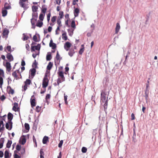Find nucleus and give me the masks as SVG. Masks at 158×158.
Masks as SVG:
<instances>
[{
    "label": "nucleus",
    "mask_w": 158,
    "mask_h": 158,
    "mask_svg": "<svg viewBox=\"0 0 158 158\" xmlns=\"http://www.w3.org/2000/svg\"><path fill=\"white\" fill-rule=\"evenodd\" d=\"M149 94V91L148 89H146V90L145 91V99L146 101L148 100V97Z\"/></svg>",
    "instance_id": "obj_29"
},
{
    "label": "nucleus",
    "mask_w": 158,
    "mask_h": 158,
    "mask_svg": "<svg viewBox=\"0 0 158 158\" xmlns=\"http://www.w3.org/2000/svg\"><path fill=\"white\" fill-rule=\"evenodd\" d=\"M30 100L31 107H33L34 106H35L36 105L35 98V96L34 95L31 96Z\"/></svg>",
    "instance_id": "obj_5"
},
{
    "label": "nucleus",
    "mask_w": 158,
    "mask_h": 158,
    "mask_svg": "<svg viewBox=\"0 0 158 158\" xmlns=\"http://www.w3.org/2000/svg\"><path fill=\"white\" fill-rule=\"evenodd\" d=\"M40 48V44H38L36 46H31V52L34 51L35 50H39Z\"/></svg>",
    "instance_id": "obj_9"
},
{
    "label": "nucleus",
    "mask_w": 158,
    "mask_h": 158,
    "mask_svg": "<svg viewBox=\"0 0 158 158\" xmlns=\"http://www.w3.org/2000/svg\"><path fill=\"white\" fill-rule=\"evenodd\" d=\"M24 83L27 85H30L31 83V81L29 79H27L25 81Z\"/></svg>",
    "instance_id": "obj_35"
},
{
    "label": "nucleus",
    "mask_w": 158,
    "mask_h": 158,
    "mask_svg": "<svg viewBox=\"0 0 158 158\" xmlns=\"http://www.w3.org/2000/svg\"><path fill=\"white\" fill-rule=\"evenodd\" d=\"M36 20V19L34 18H32L31 19V23L32 26V27L34 28L35 27V24Z\"/></svg>",
    "instance_id": "obj_16"
},
{
    "label": "nucleus",
    "mask_w": 158,
    "mask_h": 158,
    "mask_svg": "<svg viewBox=\"0 0 158 158\" xmlns=\"http://www.w3.org/2000/svg\"><path fill=\"white\" fill-rule=\"evenodd\" d=\"M4 138H1L0 139V148H2L3 145V143L4 142Z\"/></svg>",
    "instance_id": "obj_23"
},
{
    "label": "nucleus",
    "mask_w": 158,
    "mask_h": 158,
    "mask_svg": "<svg viewBox=\"0 0 158 158\" xmlns=\"http://www.w3.org/2000/svg\"><path fill=\"white\" fill-rule=\"evenodd\" d=\"M67 95L64 96V100L65 102V103L66 104H68V102L67 101Z\"/></svg>",
    "instance_id": "obj_61"
},
{
    "label": "nucleus",
    "mask_w": 158,
    "mask_h": 158,
    "mask_svg": "<svg viewBox=\"0 0 158 158\" xmlns=\"http://www.w3.org/2000/svg\"><path fill=\"white\" fill-rule=\"evenodd\" d=\"M131 120H133L135 119V115L133 113H132L131 114Z\"/></svg>",
    "instance_id": "obj_62"
},
{
    "label": "nucleus",
    "mask_w": 158,
    "mask_h": 158,
    "mask_svg": "<svg viewBox=\"0 0 158 158\" xmlns=\"http://www.w3.org/2000/svg\"><path fill=\"white\" fill-rule=\"evenodd\" d=\"M12 127V123L11 121H9L8 123L6 124V129L9 130H11Z\"/></svg>",
    "instance_id": "obj_6"
},
{
    "label": "nucleus",
    "mask_w": 158,
    "mask_h": 158,
    "mask_svg": "<svg viewBox=\"0 0 158 158\" xmlns=\"http://www.w3.org/2000/svg\"><path fill=\"white\" fill-rule=\"evenodd\" d=\"M36 72V69L35 68H33L30 70V73L32 77L35 76Z\"/></svg>",
    "instance_id": "obj_13"
},
{
    "label": "nucleus",
    "mask_w": 158,
    "mask_h": 158,
    "mask_svg": "<svg viewBox=\"0 0 158 158\" xmlns=\"http://www.w3.org/2000/svg\"><path fill=\"white\" fill-rule=\"evenodd\" d=\"M51 97V95L50 94H47L46 95L45 97V99L46 101L48 100V99H49Z\"/></svg>",
    "instance_id": "obj_55"
},
{
    "label": "nucleus",
    "mask_w": 158,
    "mask_h": 158,
    "mask_svg": "<svg viewBox=\"0 0 158 158\" xmlns=\"http://www.w3.org/2000/svg\"><path fill=\"white\" fill-rule=\"evenodd\" d=\"M81 48H80V50L79 51V53L80 54H82L83 52H84L85 49V47L84 44H82L81 45Z\"/></svg>",
    "instance_id": "obj_21"
},
{
    "label": "nucleus",
    "mask_w": 158,
    "mask_h": 158,
    "mask_svg": "<svg viewBox=\"0 0 158 158\" xmlns=\"http://www.w3.org/2000/svg\"><path fill=\"white\" fill-rule=\"evenodd\" d=\"M52 58L51 54L50 53H48L46 56V59L47 61L50 60Z\"/></svg>",
    "instance_id": "obj_28"
},
{
    "label": "nucleus",
    "mask_w": 158,
    "mask_h": 158,
    "mask_svg": "<svg viewBox=\"0 0 158 158\" xmlns=\"http://www.w3.org/2000/svg\"><path fill=\"white\" fill-rule=\"evenodd\" d=\"M12 141L11 140H8L7 143L6 144V147L8 148H9L11 146L12 144Z\"/></svg>",
    "instance_id": "obj_33"
},
{
    "label": "nucleus",
    "mask_w": 158,
    "mask_h": 158,
    "mask_svg": "<svg viewBox=\"0 0 158 158\" xmlns=\"http://www.w3.org/2000/svg\"><path fill=\"white\" fill-rule=\"evenodd\" d=\"M26 142V140L25 138H23L22 139V144H24Z\"/></svg>",
    "instance_id": "obj_58"
},
{
    "label": "nucleus",
    "mask_w": 158,
    "mask_h": 158,
    "mask_svg": "<svg viewBox=\"0 0 158 158\" xmlns=\"http://www.w3.org/2000/svg\"><path fill=\"white\" fill-rule=\"evenodd\" d=\"M43 25V23L42 21L38 20L36 24V26L37 27H40Z\"/></svg>",
    "instance_id": "obj_25"
},
{
    "label": "nucleus",
    "mask_w": 158,
    "mask_h": 158,
    "mask_svg": "<svg viewBox=\"0 0 158 158\" xmlns=\"http://www.w3.org/2000/svg\"><path fill=\"white\" fill-rule=\"evenodd\" d=\"M47 10V8L46 7H44L42 8V12L44 14H45L46 11Z\"/></svg>",
    "instance_id": "obj_57"
},
{
    "label": "nucleus",
    "mask_w": 158,
    "mask_h": 158,
    "mask_svg": "<svg viewBox=\"0 0 158 158\" xmlns=\"http://www.w3.org/2000/svg\"><path fill=\"white\" fill-rule=\"evenodd\" d=\"M21 146L20 145H17L16 149L17 150V151H19L21 150Z\"/></svg>",
    "instance_id": "obj_53"
},
{
    "label": "nucleus",
    "mask_w": 158,
    "mask_h": 158,
    "mask_svg": "<svg viewBox=\"0 0 158 158\" xmlns=\"http://www.w3.org/2000/svg\"><path fill=\"white\" fill-rule=\"evenodd\" d=\"M32 18H34L35 19H36L38 17V14L36 12H33L32 13Z\"/></svg>",
    "instance_id": "obj_41"
},
{
    "label": "nucleus",
    "mask_w": 158,
    "mask_h": 158,
    "mask_svg": "<svg viewBox=\"0 0 158 158\" xmlns=\"http://www.w3.org/2000/svg\"><path fill=\"white\" fill-rule=\"evenodd\" d=\"M56 22H57V23L58 24L57 26L61 27L62 26V25L61 24V21L60 20V19H58L57 20Z\"/></svg>",
    "instance_id": "obj_34"
},
{
    "label": "nucleus",
    "mask_w": 158,
    "mask_h": 158,
    "mask_svg": "<svg viewBox=\"0 0 158 158\" xmlns=\"http://www.w3.org/2000/svg\"><path fill=\"white\" fill-rule=\"evenodd\" d=\"M72 45V44L71 43L69 42H67L64 44V48L66 51H68Z\"/></svg>",
    "instance_id": "obj_4"
},
{
    "label": "nucleus",
    "mask_w": 158,
    "mask_h": 158,
    "mask_svg": "<svg viewBox=\"0 0 158 158\" xmlns=\"http://www.w3.org/2000/svg\"><path fill=\"white\" fill-rule=\"evenodd\" d=\"M18 104L17 103H15L14 106L13 107V110L16 111L18 110Z\"/></svg>",
    "instance_id": "obj_31"
},
{
    "label": "nucleus",
    "mask_w": 158,
    "mask_h": 158,
    "mask_svg": "<svg viewBox=\"0 0 158 158\" xmlns=\"http://www.w3.org/2000/svg\"><path fill=\"white\" fill-rule=\"evenodd\" d=\"M23 40H28L31 38V35L30 34L24 33L23 34Z\"/></svg>",
    "instance_id": "obj_12"
},
{
    "label": "nucleus",
    "mask_w": 158,
    "mask_h": 158,
    "mask_svg": "<svg viewBox=\"0 0 158 158\" xmlns=\"http://www.w3.org/2000/svg\"><path fill=\"white\" fill-rule=\"evenodd\" d=\"M52 66H53L52 63V62H50L48 63V64L47 67V70L46 71H48L50 72V70L51 69Z\"/></svg>",
    "instance_id": "obj_15"
},
{
    "label": "nucleus",
    "mask_w": 158,
    "mask_h": 158,
    "mask_svg": "<svg viewBox=\"0 0 158 158\" xmlns=\"http://www.w3.org/2000/svg\"><path fill=\"white\" fill-rule=\"evenodd\" d=\"M87 151V149L85 147H83L81 149V151L83 153H86Z\"/></svg>",
    "instance_id": "obj_49"
},
{
    "label": "nucleus",
    "mask_w": 158,
    "mask_h": 158,
    "mask_svg": "<svg viewBox=\"0 0 158 158\" xmlns=\"http://www.w3.org/2000/svg\"><path fill=\"white\" fill-rule=\"evenodd\" d=\"M18 152L15 150L14 152V158H21V156L17 154Z\"/></svg>",
    "instance_id": "obj_27"
},
{
    "label": "nucleus",
    "mask_w": 158,
    "mask_h": 158,
    "mask_svg": "<svg viewBox=\"0 0 158 158\" xmlns=\"http://www.w3.org/2000/svg\"><path fill=\"white\" fill-rule=\"evenodd\" d=\"M25 127L26 130H29L30 129L29 125L28 123H25L24 125Z\"/></svg>",
    "instance_id": "obj_43"
},
{
    "label": "nucleus",
    "mask_w": 158,
    "mask_h": 158,
    "mask_svg": "<svg viewBox=\"0 0 158 158\" xmlns=\"http://www.w3.org/2000/svg\"><path fill=\"white\" fill-rule=\"evenodd\" d=\"M120 27L118 23H116V26L115 27V33H118L120 29Z\"/></svg>",
    "instance_id": "obj_19"
},
{
    "label": "nucleus",
    "mask_w": 158,
    "mask_h": 158,
    "mask_svg": "<svg viewBox=\"0 0 158 158\" xmlns=\"http://www.w3.org/2000/svg\"><path fill=\"white\" fill-rule=\"evenodd\" d=\"M13 114L10 113H8L7 115L8 119L9 121H11V120L13 118Z\"/></svg>",
    "instance_id": "obj_24"
},
{
    "label": "nucleus",
    "mask_w": 158,
    "mask_h": 158,
    "mask_svg": "<svg viewBox=\"0 0 158 158\" xmlns=\"http://www.w3.org/2000/svg\"><path fill=\"white\" fill-rule=\"evenodd\" d=\"M51 16V13L49 12L47 15V19L48 22H49L50 20V17Z\"/></svg>",
    "instance_id": "obj_48"
},
{
    "label": "nucleus",
    "mask_w": 158,
    "mask_h": 158,
    "mask_svg": "<svg viewBox=\"0 0 158 158\" xmlns=\"http://www.w3.org/2000/svg\"><path fill=\"white\" fill-rule=\"evenodd\" d=\"M106 95L104 92H102L101 93V102H106L108 101V98H106Z\"/></svg>",
    "instance_id": "obj_3"
},
{
    "label": "nucleus",
    "mask_w": 158,
    "mask_h": 158,
    "mask_svg": "<svg viewBox=\"0 0 158 158\" xmlns=\"http://www.w3.org/2000/svg\"><path fill=\"white\" fill-rule=\"evenodd\" d=\"M58 78L57 80V85H59V84L65 80V78L64 76V72L62 71H59L57 73Z\"/></svg>",
    "instance_id": "obj_2"
},
{
    "label": "nucleus",
    "mask_w": 158,
    "mask_h": 158,
    "mask_svg": "<svg viewBox=\"0 0 158 158\" xmlns=\"http://www.w3.org/2000/svg\"><path fill=\"white\" fill-rule=\"evenodd\" d=\"M74 53V50L73 49L71 48L69 50L68 52V54L71 57L73 56Z\"/></svg>",
    "instance_id": "obj_20"
},
{
    "label": "nucleus",
    "mask_w": 158,
    "mask_h": 158,
    "mask_svg": "<svg viewBox=\"0 0 158 158\" xmlns=\"http://www.w3.org/2000/svg\"><path fill=\"white\" fill-rule=\"evenodd\" d=\"M56 58L57 60H59L60 59V55L59 54V52L58 51L57 52Z\"/></svg>",
    "instance_id": "obj_47"
},
{
    "label": "nucleus",
    "mask_w": 158,
    "mask_h": 158,
    "mask_svg": "<svg viewBox=\"0 0 158 158\" xmlns=\"http://www.w3.org/2000/svg\"><path fill=\"white\" fill-rule=\"evenodd\" d=\"M49 46L51 47L52 49H55L56 48V44L53 42L52 40H50L49 43Z\"/></svg>",
    "instance_id": "obj_14"
},
{
    "label": "nucleus",
    "mask_w": 158,
    "mask_h": 158,
    "mask_svg": "<svg viewBox=\"0 0 158 158\" xmlns=\"http://www.w3.org/2000/svg\"><path fill=\"white\" fill-rule=\"evenodd\" d=\"M108 101H107L104 105V110L106 113H107L108 112L107 107H108Z\"/></svg>",
    "instance_id": "obj_22"
},
{
    "label": "nucleus",
    "mask_w": 158,
    "mask_h": 158,
    "mask_svg": "<svg viewBox=\"0 0 158 158\" xmlns=\"http://www.w3.org/2000/svg\"><path fill=\"white\" fill-rule=\"evenodd\" d=\"M45 14L41 13L39 16V19L41 21H43L44 19Z\"/></svg>",
    "instance_id": "obj_36"
},
{
    "label": "nucleus",
    "mask_w": 158,
    "mask_h": 158,
    "mask_svg": "<svg viewBox=\"0 0 158 158\" xmlns=\"http://www.w3.org/2000/svg\"><path fill=\"white\" fill-rule=\"evenodd\" d=\"M71 26V27L73 28V29L75 28L76 26L75 24V22L74 20H73L72 21Z\"/></svg>",
    "instance_id": "obj_46"
},
{
    "label": "nucleus",
    "mask_w": 158,
    "mask_h": 158,
    "mask_svg": "<svg viewBox=\"0 0 158 158\" xmlns=\"http://www.w3.org/2000/svg\"><path fill=\"white\" fill-rule=\"evenodd\" d=\"M49 71H46L42 82V87L44 88H46L48 85L49 80L48 79V76H49Z\"/></svg>",
    "instance_id": "obj_1"
},
{
    "label": "nucleus",
    "mask_w": 158,
    "mask_h": 158,
    "mask_svg": "<svg viewBox=\"0 0 158 158\" xmlns=\"http://www.w3.org/2000/svg\"><path fill=\"white\" fill-rule=\"evenodd\" d=\"M4 157L5 158H9V153L8 151L6 150L4 153Z\"/></svg>",
    "instance_id": "obj_32"
},
{
    "label": "nucleus",
    "mask_w": 158,
    "mask_h": 158,
    "mask_svg": "<svg viewBox=\"0 0 158 158\" xmlns=\"http://www.w3.org/2000/svg\"><path fill=\"white\" fill-rule=\"evenodd\" d=\"M9 31L6 29H4L2 33V37L3 39H6L9 33Z\"/></svg>",
    "instance_id": "obj_8"
},
{
    "label": "nucleus",
    "mask_w": 158,
    "mask_h": 158,
    "mask_svg": "<svg viewBox=\"0 0 158 158\" xmlns=\"http://www.w3.org/2000/svg\"><path fill=\"white\" fill-rule=\"evenodd\" d=\"M3 83V78L2 77H0V87L2 88Z\"/></svg>",
    "instance_id": "obj_45"
},
{
    "label": "nucleus",
    "mask_w": 158,
    "mask_h": 158,
    "mask_svg": "<svg viewBox=\"0 0 158 158\" xmlns=\"http://www.w3.org/2000/svg\"><path fill=\"white\" fill-rule=\"evenodd\" d=\"M79 10L78 9L76 8L74 12V14L75 17H77L78 16L79 13Z\"/></svg>",
    "instance_id": "obj_26"
},
{
    "label": "nucleus",
    "mask_w": 158,
    "mask_h": 158,
    "mask_svg": "<svg viewBox=\"0 0 158 158\" xmlns=\"http://www.w3.org/2000/svg\"><path fill=\"white\" fill-rule=\"evenodd\" d=\"M7 14V10L5 9H3L2 10V15L3 16H6Z\"/></svg>",
    "instance_id": "obj_39"
},
{
    "label": "nucleus",
    "mask_w": 158,
    "mask_h": 158,
    "mask_svg": "<svg viewBox=\"0 0 158 158\" xmlns=\"http://www.w3.org/2000/svg\"><path fill=\"white\" fill-rule=\"evenodd\" d=\"M6 58L9 61H12L14 60V58L12 55L10 53H7L6 55Z\"/></svg>",
    "instance_id": "obj_10"
},
{
    "label": "nucleus",
    "mask_w": 158,
    "mask_h": 158,
    "mask_svg": "<svg viewBox=\"0 0 158 158\" xmlns=\"http://www.w3.org/2000/svg\"><path fill=\"white\" fill-rule=\"evenodd\" d=\"M56 16H53L52 18L51 21L52 22V23L50 24L51 26H52L54 25L55 22L56 21Z\"/></svg>",
    "instance_id": "obj_17"
},
{
    "label": "nucleus",
    "mask_w": 158,
    "mask_h": 158,
    "mask_svg": "<svg viewBox=\"0 0 158 158\" xmlns=\"http://www.w3.org/2000/svg\"><path fill=\"white\" fill-rule=\"evenodd\" d=\"M73 29H70L68 30V32L69 35L71 36L73 34Z\"/></svg>",
    "instance_id": "obj_40"
},
{
    "label": "nucleus",
    "mask_w": 158,
    "mask_h": 158,
    "mask_svg": "<svg viewBox=\"0 0 158 158\" xmlns=\"http://www.w3.org/2000/svg\"><path fill=\"white\" fill-rule=\"evenodd\" d=\"M38 9L37 6H33L32 7V10L33 12H36Z\"/></svg>",
    "instance_id": "obj_38"
},
{
    "label": "nucleus",
    "mask_w": 158,
    "mask_h": 158,
    "mask_svg": "<svg viewBox=\"0 0 158 158\" xmlns=\"http://www.w3.org/2000/svg\"><path fill=\"white\" fill-rule=\"evenodd\" d=\"M4 74L3 70L0 69V77H4Z\"/></svg>",
    "instance_id": "obj_50"
},
{
    "label": "nucleus",
    "mask_w": 158,
    "mask_h": 158,
    "mask_svg": "<svg viewBox=\"0 0 158 158\" xmlns=\"http://www.w3.org/2000/svg\"><path fill=\"white\" fill-rule=\"evenodd\" d=\"M62 38L63 40H67V37L66 35V33L65 32H64L62 34Z\"/></svg>",
    "instance_id": "obj_37"
},
{
    "label": "nucleus",
    "mask_w": 158,
    "mask_h": 158,
    "mask_svg": "<svg viewBox=\"0 0 158 158\" xmlns=\"http://www.w3.org/2000/svg\"><path fill=\"white\" fill-rule=\"evenodd\" d=\"M6 50L9 52H11V47L10 46H8L6 48Z\"/></svg>",
    "instance_id": "obj_54"
},
{
    "label": "nucleus",
    "mask_w": 158,
    "mask_h": 158,
    "mask_svg": "<svg viewBox=\"0 0 158 158\" xmlns=\"http://www.w3.org/2000/svg\"><path fill=\"white\" fill-rule=\"evenodd\" d=\"M4 7L5 9H9L10 8V7L7 3H5V4Z\"/></svg>",
    "instance_id": "obj_52"
},
{
    "label": "nucleus",
    "mask_w": 158,
    "mask_h": 158,
    "mask_svg": "<svg viewBox=\"0 0 158 158\" xmlns=\"http://www.w3.org/2000/svg\"><path fill=\"white\" fill-rule=\"evenodd\" d=\"M48 140V136H44L43 139V144H46L47 141Z\"/></svg>",
    "instance_id": "obj_30"
},
{
    "label": "nucleus",
    "mask_w": 158,
    "mask_h": 158,
    "mask_svg": "<svg viewBox=\"0 0 158 158\" xmlns=\"http://www.w3.org/2000/svg\"><path fill=\"white\" fill-rule=\"evenodd\" d=\"M25 152V149L24 148H23L21 150V153L22 154H23Z\"/></svg>",
    "instance_id": "obj_64"
},
{
    "label": "nucleus",
    "mask_w": 158,
    "mask_h": 158,
    "mask_svg": "<svg viewBox=\"0 0 158 158\" xmlns=\"http://www.w3.org/2000/svg\"><path fill=\"white\" fill-rule=\"evenodd\" d=\"M35 110L37 112H40V107L39 106H36L35 108Z\"/></svg>",
    "instance_id": "obj_56"
},
{
    "label": "nucleus",
    "mask_w": 158,
    "mask_h": 158,
    "mask_svg": "<svg viewBox=\"0 0 158 158\" xmlns=\"http://www.w3.org/2000/svg\"><path fill=\"white\" fill-rule=\"evenodd\" d=\"M63 140H61L60 141V143L58 144V147L60 148H61L62 147L63 143Z\"/></svg>",
    "instance_id": "obj_51"
},
{
    "label": "nucleus",
    "mask_w": 158,
    "mask_h": 158,
    "mask_svg": "<svg viewBox=\"0 0 158 158\" xmlns=\"http://www.w3.org/2000/svg\"><path fill=\"white\" fill-rule=\"evenodd\" d=\"M5 66L6 68V70L9 72H10L11 69L10 64L9 62H6Z\"/></svg>",
    "instance_id": "obj_11"
},
{
    "label": "nucleus",
    "mask_w": 158,
    "mask_h": 158,
    "mask_svg": "<svg viewBox=\"0 0 158 158\" xmlns=\"http://www.w3.org/2000/svg\"><path fill=\"white\" fill-rule=\"evenodd\" d=\"M7 89L8 90V93L13 94L14 93V90L12 89L10 86L7 87Z\"/></svg>",
    "instance_id": "obj_18"
},
{
    "label": "nucleus",
    "mask_w": 158,
    "mask_h": 158,
    "mask_svg": "<svg viewBox=\"0 0 158 158\" xmlns=\"http://www.w3.org/2000/svg\"><path fill=\"white\" fill-rule=\"evenodd\" d=\"M5 98L6 97L4 95H2L0 98V99L2 101H3V100H4L5 99Z\"/></svg>",
    "instance_id": "obj_59"
},
{
    "label": "nucleus",
    "mask_w": 158,
    "mask_h": 158,
    "mask_svg": "<svg viewBox=\"0 0 158 158\" xmlns=\"http://www.w3.org/2000/svg\"><path fill=\"white\" fill-rule=\"evenodd\" d=\"M61 27L57 26V27L56 30V35H58L59 33V32L60 31V28Z\"/></svg>",
    "instance_id": "obj_42"
},
{
    "label": "nucleus",
    "mask_w": 158,
    "mask_h": 158,
    "mask_svg": "<svg viewBox=\"0 0 158 158\" xmlns=\"http://www.w3.org/2000/svg\"><path fill=\"white\" fill-rule=\"evenodd\" d=\"M46 88H44V89L43 90H42V89H41V91H40V94H43L46 91Z\"/></svg>",
    "instance_id": "obj_63"
},
{
    "label": "nucleus",
    "mask_w": 158,
    "mask_h": 158,
    "mask_svg": "<svg viewBox=\"0 0 158 158\" xmlns=\"http://www.w3.org/2000/svg\"><path fill=\"white\" fill-rule=\"evenodd\" d=\"M59 15L60 16V18L59 19H61L63 17V12L62 11H60L59 12Z\"/></svg>",
    "instance_id": "obj_44"
},
{
    "label": "nucleus",
    "mask_w": 158,
    "mask_h": 158,
    "mask_svg": "<svg viewBox=\"0 0 158 158\" xmlns=\"http://www.w3.org/2000/svg\"><path fill=\"white\" fill-rule=\"evenodd\" d=\"M18 74H19L20 75L19 71V70H16V71L12 73V76L14 77L15 79L17 80L19 78V77H18Z\"/></svg>",
    "instance_id": "obj_7"
},
{
    "label": "nucleus",
    "mask_w": 158,
    "mask_h": 158,
    "mask_svg": "<svg viewBox=\"0 0 158 158\" xmlns=\"http://www.w3.org/2000/svg\"><path fill=\"white\" fill-rule=\"evenodd\" d=\"M23 88L24 91L26 90L27 88V85L25 84L23 86Z\"/></svg>",
    "instance_id": "obj_60"
}]
</instances>
